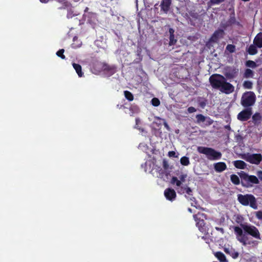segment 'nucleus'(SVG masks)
I'll return each mask as SVG.
<instances>
[{
    "mask_svg": "<svg viewBox=\"0 0 262 262\" xmlns=\"http://www.w3.org/2000/svg\"><path fill=\"white\" fill-rule=\"evenodd\" d=\"M233 229L237 241L243 245L247 244L248 235H250L257 239H261L260 232L254 225L247 223H241L240 227L234 226Z\"/></svg>",
    "mask_w": 262,
    "mask_h": 262,
    "instance_id": "f257e3e1",
    "label": "nucleus"
},
{
    "mask_svg": "<svg viewBox=\"0 0 262 262\" xmlns=\"http://www.w3.org/2000/svg\"><path fill=\"white\" fill-rule=\"evenodd\" d=\"M238 174L241 180V184L244 187L250 188L254 185L259 184V180L255 176L249 175L244 171L238 172Z\"/></svg>",
    "mask_w": 262,
    "mask_h": 262,
    "instance_id": "f03ea898",
    "label": "nucleus"
},
{
    "mask_svg": "<svg viewBox=\"0 0 262 262\" xmlns=\"http://www.w3.org/2000/svg\"><path fill=\"white\" fill-rule=\"evenodd\" d=\"M198 151L199 153L205 155L210 160H217L222 158V153L214 149L204 146H199Z\"/></svg>",
    "mask_w": 262,
    "mask_h": 262,
    "instance_id": "7ed1b4c3",
    "label": "nucleus"
},
{
    "mask_svg": "<svg viewBox=\"0 0 262 262\" xmlns=\"http://www.w3.org/2000/svg\"><path fill=\"white\" fill-rule=\"evenodd\" d=\"M238 201L243 206L249 205L251 208L256 209L257 208L256 201L255 196L251 194L237 195Z\"/></svg>",
    "mask_w": 262,
    "mask_h": 262,
    "instance_id": "20e7f679",
    "label": "nucleus"
},
{
    "mask_svg": "<svg viewBox=\"0 0 262 262\" xmlns=\"http://www.w3.org/2000/svg\"><path fill=\"white\" fill-rule=\"evenodd\" d=\"M256 96L254 92L249 91L245 92L241 98V104L245 108H252L255 102Z\"/></svg>",
    "mask_w": 262,
    "mask_h": 262,
    "instance_id": "39448f33",
    "label": "nucleus"
},
{
    "mask_svg": "<svg viewBox=\"0 0 262 262\" xmlns=\"http://www.w3.org/2000/svg\"><path fill=\"white\" fill-rule=\"evenodd\" d=\"M224 80L225 77L218 74H213L209 77L210 84L214 89L221 88Z\"/></svg>",
    "mask_w": 262,
    "mask_h": 262,
    "instance_id": "423d86ee",
    "label": "nucleus"
},
{
    "mask_svg": "<svg viewBox=\"0 0 262 262\" xmlns=\"http://www.w3.org/2000/svg\"><path fill=\"white\" fill-rule=\"evenodd\" d=\"M244 159L248 162L258 165L262 161V155L260 154H247L245 155Z\"/></svg>",
    "mask_w": 262,
    "mask_h": 262,
    "instance_id": "0eeeda50",
    "label": "nucleus"
},
{
    "mask_svg": "<svg viewBox=\"0 0 262 262\" xmlns=\"http://www.w3.org/2000/svg\"><path fill=\"white\" fill-rule=\"evenodd\" d=\"M252 115V108H245L238 114L237 118L238 120L242 122L247 121L251 118Z\"/></svg>",
    "mask_w": 262,
    "mask_h": 262,
    "instance_id": "6e6552de",
    "label": "nucleus"
},
{
    "mask_svg": "<svg viewBox=\"0 0 262 262\" xmlns=\"http://www.w3.org/2000/svg\"><path fill=\"white\" fill-rule=\"evenodd\" d=\"M62 8L67 9V17L68 18H71L79 14V12L76 10V8L72 6V5L67 2L63 3Z\"/></svg>",
    "mask_w": 262,
    "mask_h": 262,
    "instance_id": "1a4fd4ad",
    "label": "nucleus"
},
{
    "mask_svg": "<svg viewBox=\"0 0 262 262\" xmlns=\"http://www.w3.org/2000/svg\"><path fill=\"white\" fill-rule=\"evenodd\" d=\"M238 73V69L233 67H227L224 69V75L228 79L235 78Z\"/></svg>",
    "mask_w": 262,
    "mask_h": 262,
    "instance_id": "9d476101",
    "label": "nucleus"
},
{
    "mask_svg": "<svg viewBox=\"0 0 262 262\" xmlns=\"http://www.w3.org/2000/svg\"><path fill=\"white\" fill-rule=\"evenodd\" d=\"M96 66H99V68L97 70L98 71H106L108 72L111 75L114 74L116 72L115 68L114 66H111L105 62H97Z\"/></svg>",
    "mask_w": 262,
    "mask_h": 262,
    "instance_id": "9b49d317",
    "label": "nucleus"
},
{
    "mask_svg": "<svg viewBox=\"0 0 262 262\" xmlns=\"http://www.w3.org/2000/svg\"><path fill=\"white\" fill-rule=\"evenodd\" d=\"M225 34L223 29H218L216 30L211 36L210 40L211 42H217L219 39L223 37Z\"/></svg>",
    "mask_w": 262,
    "mask_h": 262,
    "instance_id": "f8f14e48",
    "label": "nucleus"
},
{
    "mask_svg": "<svg viewBox=\"0 0 262 262\" xmlns=\"http://www.w3.org/2000/svg\"><path fill=\"white\" fill-rule=\"evenodd\" d=\"M164 194L166 199L171 201L174 200L177 196L176 191L173 189L171 188H166L164 190Z\"/></svg>",
    "mask_w": 262,
    "mask_h": 262,
    "instance_id": "ddd939ff",
    "label": "nucleus"
},
{
    "mask_svg": "<svg viewBox=\"0 0 262 262\" xmlns=\"http://www.w3.org/2000/svg\"><path fill=\"white\" fill-rule=\"evenodd\" d=\"M221 91L226 94H229L233 92L234 86L230 83L226 81V79L224 80L222 86Z\"/></svg>",
    "mask_w": 262,
    "mask_h": 262,
    "instance_id": "4468645a",
    "label": "nucleus"
},
{
    "mask_svg": "<svg viewBox=\"0 0 262 262\" xmlns=\"http://www.w3.org/2000/svg\"><path fill=\"white\" fill-rule=\"evenodd\" d=\"M88 23L91 25L96 24L97 21V14L95 13L89 12L84 15Z\"/></svg>",
    "mask_w": 262,
    "mask_h": 262,
    "instance_id": "2eb2a0df",
    "label": "nucleus"
},
{
    "mask_svg": "<svg viewBox=\"0 0 262 262\" xmlns=\"http://www.w3.org/2000/svg\"><path fill=\"white\" fill-rule=\"evenodd\" d=\"M171 4V0H162L160 4L161 10L165 13H167L169 10Z\"/></svg>",
    "mask_w": 262,
    "mask_h": 262,
    "instance_id": "dca6fc26",
    "label": "nucleus"
},
{
    "mask_svg": "<svg viewBox=\"0 0 262 262\" xmlns=\"http://www.w3.org/2000/svg\"><path fill=\"white\" fill-rule=\"evenodd\" d=\"M214 169L217 172H222L227 169V165L225 162H219L214 164Z\"/></svg>",
    "mask_w": 262,
    "mask_h": 262,
    "instance_id": "f3484780",
    "label": "nucleus"
},
{
    "mask_svg": "<svg viewBox=\"0 0 262 262\" xmlns=\"http://www.w3.org/2000/svg\"><path fill=\"white\" fill-rule=\"evenodd\" d=\"M193 219L196 222V225L199 228V229L201 232H203L204 231V228L205 223L203 220L198 219L196 214H194L193 215Z\"/></svg>",
    "mask_w": 262,
    "mask_h": 262,
    "instance_id": "a211bd4d",
    "label": "nucleus"
},
{
    "mask_svg": "<svg viewBox=\"0 0 262 262\" xmlns=\"http://www.w3.org/2000/svg\"><path fill=\"white\" fill-rule=\"evenodd\" d=\"M224 250L226 254H229L234 259L237 258L239 256L238 252L232 248H225Z\"/></svg>",
    "mask_w": 262,
    "mask_h": 262,
    "instance_id": "6ab92c4d",
    "label": "nucleus"
},
{
    "mask_svg": "<svg viewBox=\"0 0 262 262\" xmlns=\"http://www.w3.org/2000/svg\"><path fill=\"white\" fill-rule=\"evenodd\" d=\"M253 43L257 47L262 48V32L258 33L255 37Z\"/></svg>",
    "mask_w": 262,
    "mask_h": 262,
    "instance_id": "aec40b11",
    "label": "nucleus"
},
{
    "mask_svg": "<svg viewBox=\"0 0 262 262\" xmlns=\"http://www.w3.org/2000/svg\"><path fill=\"white\" fill-rule=\"evenodd\" d=\"M174 30L172 28L169 29V45L170 46L174 45L177 43V40L174 38Z\"/></svg>",
    "mask_w": 262,
    "mask_h": 262,
    "instance_id": "412c9836",
    "label": "nucleus"
},
{
    "mask_svg": "<svg viewBox=\"0 0 262 262\" xmlns=\"http://www.w3.org/2000/svg\"><path fill=\"white\" fill-rule=\"evenodd\" d=\"M234 166L238 169H245L247 166L246 163L242 160H236L233 162Z\"/></svg>",
    "mask_w": 262,
    "mask_h": 262,
    "instance_id": "4be33fe9",
    "label": "nucleus"
},
{
    "mask_svg": "<svg viewBox=\"0 0 262 262\" xmlns=\"http://www.w3.org/2000/svg\"><path fill=\"white\" fill-rule=\"evenodd\" d=\"M214 255L220 262H228L225 254L222 252H216L214 253Z\"/></svg>",
    "mask_w": 262,
    "mask_h": 262,
    "instance_id": "5701e85b",
    "label": "nucleus"
},
{
    "mask_svg": "<svg viewBox=\"0 0 262 262\" xmlns=\"http://www.w3.org/2000/svg\"><path fill=\"white\" fill-rule=\"evenodd\" d=\"M72 66L76 71L77 74H78L79 77H81L83 76L84 73L82 71V67L78 63H73Z\"/></svg>",
    "mask_w": 262,
    "mask_h": 262,
    "instance_id": "b1692460",
    "label": "nucleus"
},
{
    "mask_svg": "<svg viewBox=\"0 0 262 262\" xmlns=\"http://www.w3.org/2000/svg\"><path fill=\"white\" fill-rule=\"evenodd\" d=\"M82 45L81 41L78 39V37L74 36L73 39V43L71 45L72 48L76 49L80 48Z\"/></svg>",
    "mask_w": 262,
    "mask_h": 262,
    "instance_id": "393cba45",
    "label": "nucleus"
},
{
    "mask_svg": "<svg viewBox=\"0 0 262 262\" xmlns=\"http://www.w3.org/2000/svg\"><path fill=\"white\" fill-rule=\"evenodd\" d=\"M261 118L259 113H256L252 116V121L255 125L258 124L261 120Z\"/></svg>",
    "mask_w": 262,
    "mask_h": 262,
    "instance_id": "a878e982",
    "label": "nucleus"
},
{
    "mask_svg": "<svg viewBox=\"0 0 262 262\" xmlns=\"http://www.w3.org/2000/svg\"><path fill=\"white\" fill-rule=\"evenodd\" d=\"M198 103L201 108H204L207 103V100L204 98L199 97L198 99Z\"/></svg>",
    "mask_w": 262,
    "mask_h": 262,
    "instance_id": "bb28decb",
    "label": "nucleus"
},
{
    "mask_svg": "<svg viewBox=\"0 0 262 262\" xmlns=\"http://www.w3.org/2000/svg\"><path fill=\"white\" fill-rule=\"evenodd\" d=\"M230 180L231 182L234 185H238L241 183L239 178L235 174H232L230 176Z\"/></svg>",
    "mask_w": 262,
    "mask_h": 262,
    "instance_id": "cd10ccee",
    "label": "nucleus"
},
{
    "mask_svg": "<svg viewBox=\"0 0 262 262\" xmlns=\"http://www.w3.org/2000/svg\"><path fill=\"white\" fill-rule=\"evenodd\" d=\"M255 45H251L248 49V52L250 55H253L257 53V50Z\"/></svg>",
    "mask_w": 262,
    "mask_h": 262,
    "instance_id": "c85d7f7f",
    "label": "nucleus"
},
{
    "mask_svg": "<svg viewBox=\"0 0 262 262\" xmlns=\"http://www.w3.org/2000/svg\"><path fill=\"white\" fill-rule=\"evenodd\" d=\"M124 95L125 98L129 101H132L134 100V95L133 94L128 91H124Z\"/></svg>",
    "mask_w": 262,
    "mask_h": 262,
    "instance_id": "c756f323",
    "label": "nucleus"
},
{
    "mask_svg": "<svg viewBox=\"0 0 262 262\" xmlns=\"http://www.w3.org/2000/svg\"><path fill=\"white\" fill-rule=\"evenodd\" d=\"M180 163L182 165L188 166L190 164L189 159L187 157L183 156L180 159Z\"/></svg>",
    "mask_w": 262,
    "mask_h": 262,
    "instance_id": "7c9ffc66",
    "label": "nucleus"
},
{
    "mask_svg": "<svg viewBox=\"0 0 262 262\" xmlns=\"http://www.w3.org/2000/svg\"><path fill=\"white\" fill-rule=\"evenodd\" d=\"M97 62H100L98 61H95L94 62H93V63L91 64V70L93 71V72L95 74H97V73H100L101 72V71H98L97 70L99 68V66L96 65Z\"/></svg>",
    "mask_w": 262,
    "mask_h": 262,
    "instance_id": "2f4dec72",
    "label": "nucleus"
},
{
    "mask_svg": "<svg viewBox=\"0 0 262 262\" xmlns=\"http://www.w3.org/2000/svg\"><path fill=\"white\" fill-rule=\"evenodd\" d=\"M225 0H210L209 2H208L207 4L209 7H211L212 6L215 5H219L221 3L224 2Z\"/></svg>",
    "mask_w": 262,
    "mask_h": 262,
    "instance_id": "473e14b6",
    "label": "nucleus"
},
{
    "mask_svg": "<svg viewBox=\"0 0 262 262\" xmlns=\"http://www.w3.org/2000/svg\"><path fill=\"white\" fill-rule=\"evenodd\" d=\"M171 183L172 185L176 184L177 186L180 187L181 184V181L178 180V179L176 177H172L171 180Z\"/></svg>",
    "mask_w": 262,
    "mask_h": 262,
    "instance_id": "72a5a7b5",
    "label": "nucleus"
},
{
    "mask_svg": "<svg viewBox=\"0 0 262 262\" xmlns=\"http://www.w3.org/2000/svg\"><path fill=\"white\" fill-rule=\"evenodd\" d=\"M253 76V72L250 69H247L244 73V77L245 78H250Z\"/></svg>",
    "mask_w": 262,
    "mask_h": 262,
    "instance_id": "f704fd0d",
    "label": "nucleus"
},
{
    "mask_svg": "<svg viewBox=\"0 0 262 262\" xmlns=\"http://www.w3.org/2000/svg\"><path fill=\"white\" fill-rule=\"evenodd\" d=\"M155 119L157 120H160V121H162V122H163V125H164L165 127L168 130H170V128L169 127V126L168 125V124H167V122L166 121L165 119H162L160 117H155Z\"/></svg>",
    "mask_w": 262,
    "mask_h": 262,
    "instance_id": "c9c22d12",
    "label": "nucleus"
},
{
    "mask_svg": "<svg viewBox=\"0 0 262 262\" xmlns=\"http://www.w3.org/2000/svg\"><path fill=\"white\" fill-rule=\"evenodd\" d=\"M243 86L245 89H251L253 86V83L250 81L246 80L244 82Z\"/></svg>",
    "mask_w": 262,
    "mask_h": 262,
    "instance_id": "e433bc0d",
    "label": "nucleus"
},
{
    "mask_svg": "<svg viewBox=\"0 0 262 262\" xmlns=\"http://www.w3.org/2000/svg\"><path fill=\"white\" fill-rule=\"evenodd\" d=\"M235 46L231 44H228L226 48V50L230 53H234L235 51Z\"/></svg>",
    "mask_w": 262,
    "mask_h": 262,
    "instance_id": "4c0bfd02",
    "label": "nucleus"
},
{
    "mask_svg": "<svg viewBox=\"0 0 262 262\" xmlns=\"http://www.w3.org/2000/svg\"><path fill=\"white\" fill-rule=\"evenodd\" d=\"M196 119L198 123H201L205 121L206 117L202 114H198L196 116Z\"/></svg>",
    "mask_w": 262,
    "mask_h": 262,
    "instance_id": "58836bf2",
    "label": "nucleus"
},
{
    "mask_svg": "<svg viewBox=\"0 0 262 262\" xmlns=\"http://www.w3.org/2000/svg\"><path fill=\"white\" fill-rule=\"evenodd\" d=\"M64 52V50L63 49H60L56 52V55L58 57H60L62 59H66V56L64 55L63 53Z\"/></svg>",
    "mask_w": 262,
    "mask_h": 262,
    "instance_id": "ea45409f",
    "label": "nucleus"
},
{
    "mask_svg": "<svg viewBox=\"0 0 262 262\" xmlns=\"http://www.w3.org/2000/svg\"><path fill=\"white\" fill-rule=\"evenodd\" d=\"M246 65L247 67L254 68L256 67V63L252 60H248L246 61Z\"/></svg>",
    "mask_w": 262,
    "mask_h": 262,
    "instance_id": "a19ab883",
    "label": "nucleus"
},
{
    "mask_svg": "<svg viewBox=\"0 0 262 262\" xmlns=\"http://www.w3.org/2000/svg\"><path fill=\"white\" fill-rule=\"evenodd\" d=\"M151 103L152 105L158 106L160 104V101L157 98H154L151 99Z\"/></svg>",
    "mask_w": 262,
    "mask_h": 262,
    "instance_id": "79ce46f5",
    "label": "nucleus"
},
{
    "mask_svg": "<svg viewBox=\"0 0 262 262\" xmlns=\"http://www.w3.org/2000/svg\"><path fill=\"white\" fill-rule=\"evenodd\" d=\"M184 190H185L186 193L187 194H188V195H192V190L190 187H186L184 188Z\"/></svg>",
    "mask_w": 262,
    "mask_h": 262,
    "instance_id": "37998d69",
    "label": "nucleus"
},
{
    "mask_svg": "<svg viewBox=\"0 0 262 262\" xmlns=\"http://www.w3.org/2000/svg\"><path fill=\"white\" fill-rule=\"evenodd\" d=\"M187 177L186 174H181L179 177L180 181H181V183L184 182L185 181V179Z\"/></svg>",
    "mask_w": 262,
    "mask_h": 262,
    "instance_id": "c03bdc74",
    "label": "nucleus"
},
{
    "mask_svg": "<svg viewBox=\"0 0 262 262\" xmlns=\"http://www.w3.org/2000/svg\"><path fill=\"white\" fill-rule=\"evenodd\" d=\"M256 217L259 220L262 219V211H258L256 212Z\"/></svg>",
    "mask_w": 262,
    "mask_h": 262,
    "instance_id": "a18cd8bd",
    "label": "nucleus"
},
{
    "mask_svg": "<svg viewBox=\"0 0 262 262\" xmlns=\"http://www.w3.org/2000/svg\"><path fill=\"white\" fill-rule=\"evenodd\" d=\"M196 111V109L193 106H190L187 109V111L189 113H194Z\"/></svg>",
    "mask_w": 262,
    "mask_h": 262,
    "instance_id": "49530a36",
    "label": "nucleus"
},
{
    "mask_svg": "<svg viewBox=\"0 0 262 262\" xmlns=\"http://www.w3.org/2000/svg\"><path fill=\"white\" fill-rule=\"evenodd\" d=\"M163 167L164 169H167L169 167L168 162L165 160H164L163 161Z\"/></svg>",
    "mask_w": 262,
    "mask_h": 262,
    "instance_id": "de8ad7c7",
    "label": "nucleus"
},
{
    "mask_svg": "<svg viewBox=\"0 0 262 262\" xmlns=\"http://www.w3.org/2000/svg\"><path fill=\"white\" fill-rule=\"evenodd\" d=\"M256 174L257 176V178L258 180L262 181V170H258L256 172Z\"/></svg>",
    "mask_w": 262,
    "mask_h": 262,
    "instance_id": "09e8293b",
    "label": "nucleus"
},
{
    "mask_svg": "<svg viewBox=\"0 0 262 262\" xmlns=\"http://www.w3.org/2000/svg\"><path fill=\"white\" fill-rule=\"evenodd\" d=\"M168 155L169 157H176V152L174 151H170L168 153Z\"/></svg>",
    "mask_w": 262,
    "mask_h": 262,
    "instance_id": "8fccbe9b",
    "label": "nucleus"
},
{
    "mask_svg": "<svg viewBox=\"0 0 262 262\" xmlns=\"http://www.w3.org/2000/svg\"><path fill=\"white\" fill-rule=\"evenodd\" d=\"M215 229L216 230L218 231H220V232H221L222 234H224V230L223 228H220V227H215Z\"/></svg>",
    "mask_w": 262,
    "mask_h": 262,
    "instance_id": "3c124183",
    "label": "nucleus"
},
{
    "mask_svg": "<svg viewBox=\"0 0 262 262\" xmlns=\"http://www.w3.org/2000/svg\"><path fill=\"white\" fill-rule=\"evenodd\" d=\"M158 121H159V122L154 121L153 122L154 124H157V127H159L162 124V123H163L162 121H160V120H158Z\"/></svg>",
    "mask_w": 262,
    "mask_h": 262,
    "instance_id": "603ef678",
    "label": "nucleus"
},
{
    "mask_svg": "<svg viewBox=\"0 0 262 262\" xmlns=\"http://www.w3.org/2000/svg\"><path fill=\"white\" fill-rule=\"evenodd\" d=\"M235 21V17H230V19L229 20V22L231 24H234Z\"/></svg>",
    "mask_w": 262,
    "mask_h": 262,
    "instance_id": "864d4df0",
    "label": "nucleus"
},
{
    "mask_svg": "<svg viewBox=\"0 0 262 262\" xmlns=\"http://www.w3.org/2000/svg\"><path fill=\"white\" fill-rule=\"evenodd\" d=\"M117 107L118 108H119V109H121V108H124V106H123V105H119V104H118V105H117Z\"/></svg>",
    "mask_w": 262,
    "mask_h": 262,
    "instance_id": "5fc2aeb1",
    "label": "nucleus"
},
{
    "mask_svg": "<svg viewBox=\"0 0 262 262\" xmlns=\"http://www.w3.org/2000/svg\"><path fill=\"white\" fill-rule=\"evenodd\" d=\"M48 1H49V0H40V2L42 3H47Z\"/></svg>",
    "mask_w": 262,
    "mask_h": 262,
    "instance_id": "6e6d98bb",
    "label": "nucleus"
},
{
    "mask_svg": "<svg viewBox=\"0 0 262 262\" xmlns=\"http://www.w3.org/2000/svg\"><path fill=\"white\" fill-rule=\"evenodd\" d=\"M140 122V120L139 118H136V125H138V123Z\"/></svg>",
    "mask_w": 262,
    "mask_h": 262,
    "instance_id": "4d7b16f0",
    "label": "nucleus"
},
{
    "mask_svg": "<svg viewBox=\"0 0 262 262\" xmlns=\"http://www.w3.org/2000/svg\"><path fill=\"white\" fill-rule=\"evenodd\" d=\"M188 211L190 212H192V209L190 208H188Z\"/></svg>",
    "mask_w": 262,
    "mask_h": 262,
    "instance_id": "13d9d810",
    "label": "nucleus"
},
{
    "mask_svg": "<svg viewBox=\"0 0 262 262\" xmlns=\"http://www.w3.org/2000/svg\"><path fill=\"white\" fill-rule=\"evenodd\" d=\"M243 1H244V2H248V1H249L250 0H242Z\"/></svg>",
    "mask_w": 262,
    "mask_h": 262,
    "instance_id": "bf43d9fd",
    "label": "nucleus"
},
{
    "mask_svg": "<svg viewBox=\"0 0 262 262\" xmlns=\"http://www.w3.org/2000/svg\"><path fill=\"white\" fill-rule=\"evenodd\" d=\"M194 199H195V198H193V197L192 198H191V199H190V200H192V201L193 200H194Z\"/></svg>",
    "mask_w": 262,
    "mask_h": 262,
    "instance_id": "052dcab7",
    "label": "nucleus"
}]
</instances>
